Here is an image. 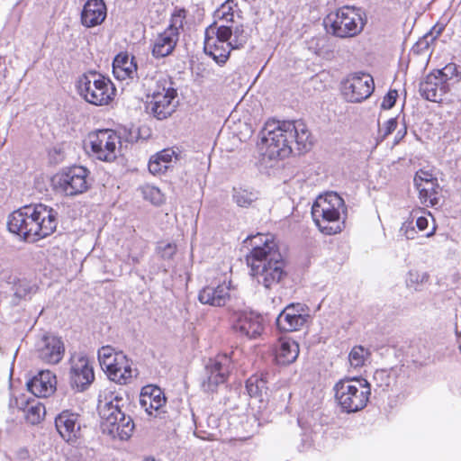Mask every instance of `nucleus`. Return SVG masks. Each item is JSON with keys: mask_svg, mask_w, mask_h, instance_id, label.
I'll use <instances>...</instances> for the list:
<instances>
[{"mask_svg": "<svg viewBox=\"0 0 461 461\" xmlns=\"http://www.w3.org/2000/svg\"><path fill=\"white\" fill-rule=\"evenodd\" d=\"M246 256L251 276L266 289H271L286 276L285 261L272 234L258 233L249 238Z\"/></svg>", "mask_w": 461, "mask_h": 461, "instance_id": "1", "label": "nucleus"}, {"mask_svg": "<svg viewBox=\"0 0 461 461\" xmlns=\"http://www.w3.org/2000/svg\"><path fill=\"white\" fill-rule=\"evenodd\" d=\"M259 149L269 159H283L293 151V144L299 152L311 149L312 138L303 121L267 122L261 131Z\"/></svg>", "mask_w": 461, "mask_h": 461, "instance_id": "2", "label": "nucleus"}, {"mask_svg": "<svg viewBox=\"0 0 461 461\" xmlns=\"http://www.w3.org/2000/svg\"><path fill=\"white\" fill-rule=\"evenodd\" d=\"M57 215L54 209L45 204L27 205L9 215L7 228L23 240L34 242L55 231Z\"/></svg>", "mask_w": 461, "mask_h": 461, "instance_id": "3", "label": "nucleus"}, {"mask_svg": "<svg viewBox=\"0 0 461 461\" xmlns=\"http://www.w3.org/2000/svg\"><path fill=\"white\" fill-rule=\"evenodd\" d=\"M248 40L242 24L210 25L205 30L203 50L217 64H224L231 50L241 48Z\"/></svg>", "mask_w": 461, "mask_h": 461, "instance_id": "4", "label": "nucleus"}, {"mask_svg": "<svg viewBox=\"0 0 461 461\" xmlns=\"http://www.w3.org/2000/svg\"><path fill=\"white\" fill-rule=\"evenodd\" d=\"M344 200L334 192L319 195L312 207V216L319 230L332 235L341 231L340 217L346 213Z\"/></svg>", "mask_w": 461, "mask_h": 461, "instance_id": "5", "label": "nucleus"}, {"mask_svg": "<svg viewBox=\"0 0 461 461\" xmlns=\"http://www.w3.org/2000/svg\"><path fill=\"white\" fill-rule=\"evenodd\" d=\"M366 22L361 8L342 6L328 14L323 23L329 33L339 38H352L363 31Z\"/></svg>", "mask_w": 461, "mask_h": 461, "instance_id": "6", "label": "nucleus"}, {"mask_svg": "<svg viewBox=\"0 0 461 461\" xmlns=\"http://www.w3.org/2000/svg\"><path fill=\"white\" fill-rule=\"evenodd\" d=\"M335 400L344 412L364 409L371 394L370 384L362 377L339 380L334 386Z\"/></svg>", "mask_w": 461, "mask_h": 461, "instance_id": "7", "label": "nucleus"}, {"mask_svg": "<svg viewBox=\"0 0 461 461\" xmlns=\"http://www.w3.org/2000/svg\"><path fill=\"white\" fill-rule=\"evenodd\" d=\"M117 396L110 401L100 402L98 411L101 418L103 433L113 438L127 440L132 435L134 423L130 416H126L121 410Z\"/></svg>", "mask_w": 461, "mask_h": 461, "instance_id": "8", "label": "nucleus"}, {"mask_svg": "<svg viewBox=\"0 0 461 461\" xmlns=\"http://www.w3.org/2000/svg\"><path fill=\"white\" fill-rule=\"evenodd\" d=\"M77 88L86 102L96 106L109 104L115 95L112 81L95 71L81 75L77 79Z\"/></svg>", "mask_w": 461, "mask_h": 461, "instance_id": "9", "label": "nucleus"}, {"mask_svg": "<svg viewBox=\"0 0 461 461\" xmlns=\"http://www.w3.org/2000/svg\"><path fill=\"white\" fill-rule=\"evenodd\" d=\"M178 104L177 91L174 83L165 76H159L147 101V112L158 120L171 116Z\"/></svg>", "mask_w": 461, "mask_h": 461, "instance_id": "10", "label": "nucleus"}, {"mask_svg": "<svg viewBox=\"0 0 461 461\" xmlns=\"http://www.w3.org/2000/svg\"><path fill=\"white\" fill-rule=\"evenodd\" d=\"M87 143L94 158L101 161L112 162L120 153L122 142L120 135L115 131L104 129L90 132Z\"/></svg>", "mask_w": 461, "mask_h": 461, "instance_id": "11", "label": "nucleus"}, {"mask_svg": "<svg viewBox=\"0 0 461 461\" xmlns=\"http://www.w3.org/2000/svg\"><path fill=\"white\" fill-rule=\"evenodd\" d=\"M56 189L68 196L81 194L89 188V171L81 166L68 167L53 178Z\"/></svg>", "mask_w": 461, "mask_h": 461, "instance_id": "12", "label": "nucleus"}, {"mask_svg": "<svg viewBox=\"0 0 461 461\" xmlns=\"http://www.w3.org/2000/svg\"><path fill=\"white\" fill-rule=\"evenodd\" d=\"M455 64L429 74L420 84V95L429 101L438 102L447 91V81L455 75Z\"/></svg>", "mask_w": 461, "mask_h": 461, "instance_id": "13", "label": "nucleus"}, {"mask_svg": "<svg viewBox=\"0 0 461 461\" xmlns=\"http://www.w3.org/2000/svg\"><path fill=\"white\" fill-rule=\"evenodd\" d=\"M375 89L374 79L369 74L353 73L342 81L341 92L345 99L359 103L368 98Z\"/></svg>", "mask_w": 461, "mask_h": 461, "instance_id": "14", "label": "nucleus"}, {"mask_svg": "<svg viewBox=\"0 0 461 461\" xmlns=\"http://www.w3.org/2000/svg\"><path fill=\"white\" fill-rule=\"evenodd\" d=\"M232 330L240 337L256 339L265 330L263 317L252 312H235L230 316Z\"/></svg>", "mask_w": 461, "mask_h": 461, "instance_id": "15", "label": "nucleus"}, {"mask_svg": "<svg viewBox=\"0 0 461 461\" xmlns=\"http://www.w3.org/2000/svg\"><path fill=\"white\" fill-rule=\"evenodd\" d=\"M93 366L87 357L75 354L70 358L69 384L77 392L85 391L94 381Z\"/></svg>", "mask_w": 461, "mask_h": 461, "instance_id": "16", "label": "nucleus"}, {"mask_svg": "<svg viewBox=\"0 0 461 461\" xmlns=\"http://www.w3.org/2000/svg\"><path fill=\"white\" fill-rule=\"evenodd\" d=\"M230 358L227 355H218L209 360L205 366V377L202 387L205 392H214L223 384L230 373Z\"/></svg>", "mask_w": 461, "mask_h": 461, "instance_id": "17", "label": "nucleus"}, {"mask_svg": "<svg viewBox=\"0 0 461 461\" xmlns=\"http://www.w3.org/2000/svg\"><path fill=\"white\" fill-rule=\"evenodd\" d=\"M309 318V309L304 304L291 303L277 316L276 325L281 330L294 331L304 326Z\"/></svg>", "mask_w": 461, "mask_h": 461, "instance_id": "18", "label": "nucleus"}, {"mask_svg": "<svg viewBox=\"0 0 461 461\" xmlns=\"http://www.w3.org/2000/svg\"><path fill=\"white\" fill-rule=\"evenodd\" d=\"M36 353L45 363L58 364L63 358L65 347L60 338L46 334L36 343Z\"/></svg>", "mask_w": 461, "mask_h": 461, "instance_id": "19", "label": "nucleus"}, {"mask_svg": "<svg viewBox=\"0 0 461 461\" xmlns=\"http://www.w3.org/2000/svg\"><path fill=\"white\" fill-rule=\"evenodd\" d=\"M140 407L149 417H160L164 412L166 397L162 390L155 385H146L141 389L140 395Z\"/></svg>", "mask_w": 461, "mask_h": 461, "instance_id": "20", "label": "nucleus"}, {"mask_svg": "<svg viewBox=\"0 0 461 461\" xmlns=\"http://www.w3.org/2000/svg\"><path fill=\"white\" fill-rule=\"evenodd\" d=\"M55 427L65 441L74 443L80 436L79 415L65 410L55 418Z\"/></svg>", "mask_w": 461, "mask_h": 461, "instance_id": "21", "label": "nucleus"}, {"mask_svg": "<svg viewBox=\"0 0 461 461\" xmlns=\"http://www.w3.org/2000/svg\"><path fill=\"white\" fill-rule=\"evenodd\" d=\"M230 281L219 284L217 286L208 285L203 288L198 294L199 302L203 304L221 307L224 306L230 297Z\"/></svg>", "mask_w": 461, "mask_h": 461, "instance_id": "22", "label": "nucleus"}, {"mask_svg": "<svg viewBox=\"0 0 461 461\" xmlns=\"http://www.w3.org/2000/svg\"><path fill=\"white\" fill-rule=\"evenodd\" d=\"M56 375L50 370L40 371L27 382L28 390L39 398L50 396L56 391Z\"/></svg>", "mask_w": 461, "mask_h": 461, "instance_id": "23", "label": "nucleus"}, {"mask_svg": "<svg viewBox=\"0 0 461 461\" xmlns=\"http://www.w3.org/2000/svg\"><path fill=\"white\" fill-rule=\"evenodd\" d=\"M106 15L104 0H87L81 12V23L86 28L95 27L105 20Z\"/></svg>", "mask_w": 461, "mask_h": 461, "instance_id": "24", "label": "nucleus"}, {"mask_svg": "<svg viewBox=\"0 0 461 461\" xmlns=\"http://www.w3.org/2000/svg\"><path fill=\"white\" fill-rule=\"evenodd\" d=\"M299 355V345L291 339H279L275 348V358L278 365H290L296 360Z\"/></svg>", "mask_w": 461, "mask_h": 461, "instance_id": "25", "label": "nucleus"}, {"mask_svg": "<svg viewBox=\"0 0 461 461\" xmlns=\"http://www.w3.org/2000/svg\"><path fill=\"white\" fill-rule=\"evenodd\" d=\"M113 73L118 80L133 78L137 75L134 57H130L128 54H118L113 62Z\"/></svg>", "mask_w": 461, "mask_h": 461, "instance_id": "26", "label": "nucleus"}, {"mask_svg": "<svg viewBox=\"0 0 461 461\" xmlns=\"http://www.w3.org/2000/svg\"><path fill=\"white\" fill-rule=\"evenodd\" d=\"M179 38L171 31H164L154 40L152 55L155 58H164L172 53Z\"/></svg>", "mask_w": 461, "mask_h": 461, "instance_id": "27", "label": "nucleus"}, {"mask_svg": "<svg viewBox=\"0 0 461 461\" xmlns=\"http://www.w3.org/2000/svg\"><path fill=\"white\" fill-rule=\"evenodd\" d=\"M97 357L100 366L105 370L107 375L112 370L113 366L117 365V362L121 365L126 363V355L121 350H116L110 345L100 348L97 352Z\"/></svg>", "mask_w": 461, "mask_h": 461, "instance_id": "28", "label": "nucleus"}, {"mask_svg": "<svg viewBox=\"0 0 461 461\" xmlns=\"http://www.w3.org/2000/svg\"><path fill=\"white\" fill-rule=\"evenodd\" d=\"M136 375L137 370L132 368V361L127 356L125 364L121 365L117 362L108 374L109 378L119 384H129Z\"/></svg>", "mask_w": 461, "mask_h": 461, "instance_id": "29", "label": "nucleus"}, {"mask_svg": "<svg viewBox=\"0 0 461 461\" xmlns=\"http://www.w3.org/2000/svg\"><path fill=\"white\" fill-rule=\"evenodd\" d=\"M238 11V5L234 0H226L215 12L214 23L212 25L234 26V17Z\"/></svg>", "mask_w": 461, "mask_h": 461, "instance_id": "30", "label": "nucleus"}, {"mask_svg": "<svg viewBox=\"0 0 461 461\" xmlns=\"http://www.w3.org/2000/svg\"><path fill=\"white\" fill-rule=\"evenodd\" d=\"M419 191L420 203L426 206H435L439 202L438 191L439 185L438 181L414 185Z\"/></svg>", "mask_w": 461, "mask_h": 461, "instance_id": "31", "label": "nucleus"}, {"mask_svg": "<svg viewBox=\"0 0 461 461\" xmlns=\"http://www.w3.org/2000/svg\"><path fill=\"white\" fill-rule=\"evenodd\" d=\"M267 380L264 374L251 375L246 382V389L251 397H261L267 390Z\"/></svg>", "mask_w": 461, "mask_h": 461, "instance_id": "32", "label": "nucleus"}, {"mask_svg": "<svg viewBox=\"0 0 461 461\" xmlns=\"http://www.w3.org/2000/svg\"><path fill=\"white\" fill-rule=\"evenodd\" d=\"M24 417L27 422L32 425L39 424L45 416V406L36 401L27 402L24 408Z\"/></svg>", "mask_w": 461, "mask_h": 461, "instance_id": "33", "label": "nucleus"}, {"mask_svg": "<svg viewBox=\"0 0 461 461\" xmlns=\"http://www.w3.org/2000/svg\"><path fill=\"white\" fill-rule=\"evenodd\" d=\"M429 276L427 272L411 270L408 273L406 279V285L409 288L414 291H421L424 286L428 284Z\"/></svg>", "mask_w": 461, "mask_h": 461, "instance_id": "34", "label": "nucleus"}, {"mask_svg": "<svg viewBox=\"0 0 461 461\" xmlns=\"http://www.w3.org/2000/svg\"><path fill=\"white\" fill-rule=\"evenodd\" d=\"M232 197L238 206L249 207L258 199V194L247 189L234 188Z\"/></svg>", "mask_w": 461, "mask_h": 461, "instance_id": "35", "label": "nucleus"}, {"mask_svg": "<svg viewBox=\"0 0 461 461\" xmlns=\"http://www.w3.org/2000/svg\"><path fill=\"white\" fill-rule=\"evenodd\" d=\"M370 353L362 346L354 347L348 354V362L351 367L357 369L363 366Z\"/></svg>", "mask_w": 461, "mask_h": 461, "instance_id": "36", "label": "nucleus"}, {"mask_svg": "<svg viewBox=\"0 0 461 461\" xmlns=\"http://www.w3.org/2000/svg\"><path fill=\"white\" fill-rule=\"evenodd\" d=\"M177 247L175 242L165 240L158 241L156 246V253L162 259H171L176 253Z\"/></svg>", "mask_w": 461, "mask_h": 461, "instance_id": "37", "label": "nucleus"}, {"mask_svg": "<svg viewBox=\"0 0 461 461\" xmlns=\"http://www.w3.org/2000/svg\"><path fill=\"white\" fill-rule=\"evenodd\" d=\"M142 194L146 200L156 205H160L164 203L165 197L160 189L154 185H145L142 188Z\"/></svg>", "mask_w": 461, "mask_h": 461, "instance_id": "38", "label": "nucleus"}, {"mask_svg": "<svg viewBox=\"0 0 461 461\" xmlns=\"http://www.w3.org/2000/svg\"><path fill=\"white\" fill-rule=\"evenodd\" d=\"M185 17V14L184 10H179L175 13L172 15L170 24L166 31H171L176 34V37L179 38V31L183 28Z\"/></svg>", "mask_w": 461, "mask_h": 461, "instance_id": "39", "label": "nucleus"}, {"mask_svg": "<svg viewBox=\"0 0 461 461\" xmlns=\"http://www.w3.org/2000/svg\"><path fill=\"white\" fill-rule=\"evenodd\" d=\"M36 291V287L34 285H31L26 281H19L14 285V294L18 298H26L30 296L32 294H34Z\"/></svg>", "mask_w": 461, "mask_h": 461, "instance_id": "40", "label": "nucleus"}, {"mask_svg": "<svg viewBox=\"0 0 461 461\" xmlns=\"http://www.w3.org/2000/svg\"><path fill=\"white\" fill-rule=\"evenodd\" d=\"M208 429L201 430L203 435H199L203 439L212 440L217 437L218 419L215 416H210L207 419Z\"/></svg>", "mask_w": 461, "mask_h": 461, "instance_id": "41", "label": "nucleus"}, {"mask_svg": "<svg viewBox=\"0 0 461 461\" xmlns=\"http://www.w3.org/2000/svg\"><path fill=\"white\" fill-rule=\"evenodd\" d=\"M421 213H424V211L420 208L413 209L410 212V218L416 222V226L419 230L422 231L428 228L429 225V220L426 216L420 215Z\"/></svg>", "mask_w": 461, "mask_h": 461, "instance_id": "42", "label": "nucleus"}, {"mask_svg": "<svg viewBox=\"0 0 461 461\" xmlns=\"http://www.w3.org/2000/svg\"><path fill=\"white\" fill-rule=\"evenodd\" d=\"M156 159L160 160L169 167L173 160H177L178 156L176 152L172 149H165L157 154H155Z\"/></svg>", "mask_w": 461, "mask_h": 461, "instance_id": "43", "label": "nucleus"}, {"mask_svg": "<svg viewBox=\"0 0 461 461\" xmlns=\"http://www.w3.org/2000/svg\"><path fill=\"white\" fill-rule=\"evenodd\" d=\"M400 233L407 240H413L416 238L417 232L413 227V221L411 218L409 217L404 222H402L400 228Z\"/></svg>", "mask_w": 461, "mask_h": 461, "instance_id": "44", "label": "nucleus"}, {"mask_svg": "<svg viewBox=\"0 0 461 461\" xmlns=\"http://www.w3.org/2000/svg\"><path fill=\"white\" fill-rule=\"evenodd\" d=\"M148 167H149V171L153 175L162 174V173L166 172V170L168 168L166 164H164L160 160L156 159L155 155H153L149 158Z\"/></svg>", "mask_w": 461, "mask_h": 461, "instance_id": "45", "label": "nucleus"}, {"mask_svg": "<svg viewBox=\"0 0 461 461\" xmlns=\"http://www.w3.org/2000/svg\"><path fill=\"white\" fill-rule=\"evenodd\" d=\"M413 181L414 185H417L438 181V179L434 176L431 171L420 169L416 172Z\"/></svg>", "mask_w": 461, "mask_h": 461, "instance_id": "46", "label": "nucleus"}, {"mask_svg": "<svg viewBox=\"0 0 461 461\" xmlns=\"http://www.w3.org/2000/svg\"><path fill=\"white\" fill-rule=\"evenodd\" d=\"M442 27L437 28L433 27L432 30L427 33L420 41L418 42V46H422L424 48L429 47V40L431 41H435L437 37L441 33Z\"/></svg>", "mask_w": 461, "mask_h": 461, "instance_id": "47", "label": "nucleus"}, {"mask_svg": "<svg viewBox=\"0 0 461 461\" xmlns=\"http://www.w3.org/2000/svg\"><path fill=\"white\" fill-rule=\"evenodd\" d=\"M398 97V92L396 90H390L384 97L381 104L382 109H391L394 104Z\"/></svg>", "mask_w": 461, "mask_h": 461, "instance_id": "48", "label": "nucleus"}, {"mask_svg": "<svg viewBox=\"0 0 461 461\" xmlns=\"http://www.w3.org/2000/svg\"><path fill=\"white\" fill-rule=\"evenodd\" d=\"M397 127V119L391 118L384 124V126L380 129V133L383 139H385L388 135H390Z\"/></svg>", "mask_w": 461, "mask_h": 461, "instance_id": "49", "label": "nucleus"}, {"mask_svg": "<svg viewBox=\"0 0 461 461\" xmlns=\"http://www.w3.org/2000/svg\"><path fill=\"white\" fill-rule=\"evenodd\" d=\"M406 133H407L406 126H403L402 129H401V130H399L397 131L396 136H395V140H394V143L398 144L404 138Z\"/></svg>", "mask_w": 461, "mask_h": 461, "instance_id": "50", "label": "nucleus"}, {"mask_svg": "<svg viewBox=\"0 0 461 461\" xmlns=\"http://www.w3.org/2000/svg\"><path fill=\"white\" fill-rule=\"evenodd\" d=\"M127 257H128V260H131L132 264H137L140 261L141 254H136V253L130 251Z\"/></svg>", "mask_w": 461, "mask_h": 461, "instance_id": "51", "label": "nucleus"}, {"mask_svg": "<svg viewBox=\"0 0 461 461\" xmlns=\"http://www.w3.org/2000/svg\"><path fill=\"white\" fill-rule=\"evenodd\" d=\"M18 456L21 459H26L29 456L28 450L25 448H21L18 451Z\"/></svg>", "mask_w": 461, "mask_h": 461, "instance_id": "52", "label": "nucleus"}, {"mask_svg": "<svg viewBox=\"0 0 461 461\" xmlns=\"http://www.w3.org/2000/svg\"><path fill=\"white\" fill-rule=\"evenodd\" d=\"M435 231H436V227L433 226L432 229L430 230V231L426 233V237L429 238V237L433 236L435 234Z\"/></svg>", "mask_w": 461, "mask_h": 461, "instance_id": "53", "label": "nucleus"}, {"mask_svg": "<svg viewBox=\"0 0 461 461\" xmlns=\"http://www.w3.org/2000/svg\"><path fill=\"white\" fill-rule=\"evenodd\" d=\"M384 375V372L383 371H376L374 375V378L376 379V377L378 375Z\"/></svg>", "mask_w": 461, "mask_h": 461, "instance_id": "54", "label": "nucleus"}, {"mask_svg": "<svg viewBox=\"0 0 461 461\" xmlns=\"http://www.w3.org/2000/svg\"><path fill=\"white\" fill-rule=\"evenodd\" d=\"M6 139H4L2 142H0V146L3 147L5 144Z\"/></svg>", "mask_w": 461, "mask_h": 461, "instance_id": "55", "label": "nucleus"}, {"mask_svg": "<svg viewBox=\"0 0 461 461\" xmlns=\"http://www.w3.org/2000/svg\"><path fill=\"white\" fill-rule=\"evenodd\" d=\"M144 461H155L153 458H147Z\"/></svg>", "mask_w": 461, "mask_h": 461, "instance_id": "56", "label": "nucleus"}]
</instances>
